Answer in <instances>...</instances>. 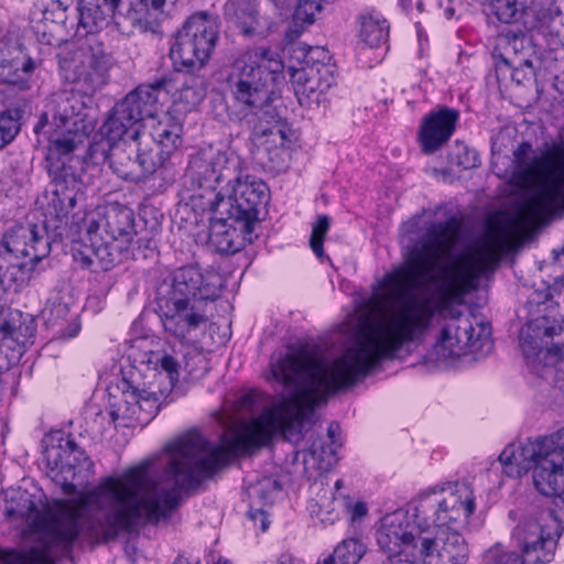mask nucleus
<instances>
[{
    "instance_id": "51",
    "label": "nucleus",
    "mask_w": 564,
    "mask_h": 564,
    "mask_svg": "<svg viewBox=\"0 0 564 564\" xmlns=\"http://www.w3.org/2000/svg\"><path fill=\"white\" fill-rule=\"evenodd\" d=\"M259 132L261 134H263V135H265V134H270V135L279 134V137L281 139V145L282 147L284 145L285 133L283 132V130L281 129L280 126H274V127H271V128H259Z\"/></svg>"
},
{
    "instance_id": "20",
    "label": "nucleus",
    "mask_w": 564,
    "mask_h": 564,
    "mask_svg": "<svg viewBox=\"0 0 564 564\" xmlns=\"http://www.w3.org/2000/svg\"><path fill=\"white\" fill-rule=\"evenodd\" d=\"M557 541L550 534L540 535L534 542H525L522 554L506 551L497 543L485 553V561L489 564H549L554 561Z\"/></svg>"
},
{
    "instance_id": "2",
    "label": "nucleus",
    "mask_w": 564,
    "mask_h": 564,
    "mask_svg": "<svg viewBox=\"0 0 564 564\" xmlns=\"http://www.w3.org/2000/svg\"><path fill=\"white\" fill-rule=\"evenodd\" d=\"M308 414L297 404L285 401L251 422H241L231 434H224L220 444H212L197 432H189L167 444V462L162 470L161 488L147 494V469L143 460V522L169 519L181 506L183 496L198 491L205 479L212 478L235 458L248 455L281 432L290 442L303 438Z\"/></svg>"
},
{
    "instance_id": "26",
    "label": "nucleus",
    "mask_w": 564,
    "mask_h": 564,
    "mask_svg": "<svg viewBox=\"0 0 564 564\" xmlns=\"http://www.w3.org/2000/svg\"><path fill=\"white\" fill-rule=\"evenodd\" d=\"M35 332L33 316L19 310H9L0 318V339L10 348H20L21 356L25 347L33 343Z\"/></svg>"
},
{
    "instance_id": "34",
    "label": "nucleus",
    "mask_w": 564,
    "mask_h": 564,
    "mask_svg": "<svg viewBox=\"0 0 564 564\" xmlns=\"http://www.w3.org/2000/svg\"><path fill=\"white\" fill-rule=\"evenodd\" d=\"M367 552L366 545L361 540L351 538L343 540L328 555L323 564H358Z\"/></svg>"
},
{
    "instance_id": "60",
    "label": "nucleus",
    "mask_w": 564,
    "mask_h": 564,
    "mask_svg": "<svg viewBox=\"0 0 564 564\" xmlns=\"http://www.w3.org/2000/svg\"><path fill=\"white\" fill-rule=\"evenodd\" d=\"M131 541H132V540H129V541L127 542L126 546H124V550H126V552H127V553H129V552H130V549H132L133 553H135V549H134V546H132V545H131Z\"/></svg>"
},
{
    "instance_id": "55",
    "label": "nucleus",
    "mask_w": 564,
    "mask_h": 564,
    "mask_svg": "<svg viewBox=\"0 0 564 564\" xmlns=\"http://www.w3.org/2000/svg\"><path fill=\"white\" fill-rule=\"evenodd\" d=\"M308 451L313 457H318L325 453V448L321 440L314 441L310 446Z\"/></svg>"
},
{
    "instance_id": "45",
    "label": "nucleus",
    "mask_w": 564,
    "mask_h": 564,
    "mask_svg": "<svg viewBox=\"0 0 564 564\" xmlns=\"http://www.w3.org/2000/svg\"><path fill=\"white\" fill-rule=\"evenodd\" d=\"M180 99L189 106H195L200 102L203 95L194 87L184 85L180 90Z\"/></svg>"
},
{
    "instance_id": "48",
    "label": "nucleus",
    "mask_w": 564,
    "mask_h": 564,
    "mask_svg": "<svg viewBox=\"0 0 564 564\" xmlns=\"http://www.w3.org/2000/svg\"><path fill=\"white\" fill-rule=\"evenodd\" d=\"M156 182H159V187L163 186V177L156 172L155 169H153L149 174L143 175V189H151L156 185Z\"/></svg>"
},
{
    "instance_id": "29",
    "label": "nucleus",
    "mask_w": 564,
    "mask_h": 564,
    "mask_svg": "<svg viewBox=\"0 0 564 564\" xmlns=\"http://www.w3.org/2000/svg\"><path fill=\"white\" fill-rule=\"evenodd\" d=\"M406 524L408 517L405 514H394L386 518L376 532L377 543L390 561L393 558L398 561L402 556L406 539Z\"/></svg>"
},
{
    "instance_id": "36",
    "label": "nucleus",
    "mask_w": 564,
    "mask_h": 564,
    "mask_svg": "<svg viewBox=\"0 0 564 564\" xmlns=\"http://www.w3.org/2000/svg\"><path fill=\"white\" fill-rule=\"evenodd\" d=\"M24 109L13 106L0 112V150L11 143L21 129Z\"/></svg>"
},
{
    "instance_id": "59",
    "label": "nucleus",
    "mask_w": 564,
    "mask_h": 564,
    "mask_svg": "<svg viewBox=\"0 0 564 564\" xmlns=\"http://www.w3.org/2000/svg\"><path fill=\"white\" fill-rule=\"evenodd\" d=\"M399 3L405 11L410 10L412 6L411 0H399Z\"/></svg>"
},
{
    "instance_id": "63",
    "label": "nucleus",
    "mask_w": 564,
    "mask_h": 564,
    "mask_svg": "<svg viewBox=\"0 0 564 564\" xmlns=\"http://www.w3.org/2000/svg\"><path fill=\"white\" fill-rule=\"evenodd\" d=\"M416 7H417L419 11H422L423 10V2L421 0H417Z\"/></svg>"
},
{
    "instance_id": "56",
    "label": "nucleus",
    "mask_w": 564,
    "mask_h": 564,
    "mask_svg": "<svg viewBox=\"0 0 564 564\" xmlns=\"http://www.w3.org/2000/svg\"><path fill=\"white\" fill-rule=\"evenodd\" d=\"M511 76H512V79L514 82H517L518 84H521L525 78V75L522 74V72L519 68H516Z\"/></svg>"
},
{
    "instance_id": "27",
    "label": "nucleus",
    "mask_w": 564,
    "mask_h": 564,
    "mask_svg": "<svg viewBox=\"0 0 564 564\" xmlns=\"http://www.w3.org/2000/svg\"><path fill=\"white\" fill-rule=\"evenodd\" d=\"M119 388L122 392V404L109 412L110 421L116 429L118 426L134 427L139 423L141 412V390L130 370H122V380Z\"/></svg>"
},
{
    "instance_id": "14",
    "label": "nucleus",
    "mask_w": 564,
    "mask_h": 564,
    "mask_svg": "<svg viewBox=\"0 0 564 564\" xmlns=\"http://www.w3.org/2000/svg\"><path fill=\"white\" fill-rule=\"evenodd\" d=\"M47 476L61 486L63 494L76 492L75 480H87L94 474V463L75 441L67 436L58 445L44 451Z\"/></svg>"
},
{
    "instance_id": "46",
    "label": "nucleus",
    "mask_w": 564,
    "mask_h": 564,
    "mask_svg": "<svg viewBox=\"0 0 564 564\" xmlns=\"http://www.w3.org/2000/svg\"><path fill=\"white\" fill-rule=\"evenodd\" d=\"M347 510L352 522L361 521L368 514V507L364 501L347 505Z\"/></svg>"
},
{
    "instance_id": "5",
    "label": "nucleus",
    "mask_w": 564,
    "mask_h": 564,
    "mask_svg": "<svg viewBox=\"0 0 564 564\" xmlns=\"http://www.w3.org/2000/svg\"><path fill=\"white\" fill-rule=\"evenodd\" d=\"M85 235L75 241L74 259L84 268L98 265L110 271L128 260H134L133 238L137 236L135 216L127 205L111 203L102 210L86 215Z\"/></svg>"
},
{
    "instance_id": "35",
    "label": "nucleus",
    "mask_w": 564,
    "mask_h": 564,
    "mask_svg": "<svg viewBox=\"0 0 564 564\" xmlns=\"http://www.w3.org/2000/svg\"><path fill=\"white\" fill-rule=\"evenodd\" d=\"M163 214L156 208L143 205V248L154 253L159 248L162 234Z\"/></svg>"
},
{
    "instance_id": "1",
    "label": "nucleus",
    "mask_w": 564,
    "mask_h": 564,
    "mask_svg": "<svg viewBox=\"0 0 564 564\" xmlns=\"http://www.w3.org/2000/svg\"><path fill=\"white\" fill-rule=\"evenodd\" d=\"M458 225L455 216L431 224L421 249L412 252L405 267L383 276V300L399 304L394 313L364 322L351 346L332 364L306 349L274 355L270 362L273 378L294 388L311 408L319 406L330 394L366 377L382 360L392 359L443 311L451 318L435 345L438 357L458 358L467 349H481L484 339L479 335L474 337L470 316L448 308V300L475 288L479 278L498 263L502 245L497 235L485 232L455 261L437 270L441 260L452 251Z\"/></svg>"
},
{
    "instance_id": "53",
    "label": "nucleus",
    "mask_w": 564,
    "mask_h": 564,
    "mask_svg": "<svg viewBox=\"0 0 564 564\" xmlns=\"http://www.w3.org/2000/svg\"><path fill=\"white\" fill-rule=\"evenodd\" d=\"M340 433V426L337 422H330L327 429V435L330 438L332 444L337 443V437Z\"/></svg>"
},
{
    "instance_id": "58",
    "label": "nucleus",
    "mask_w": 564,
    "mask_h": 564,
    "mask_svg": "<svg viewBox=\"0 0 564 564\" xmlns=\"http://www.w3.org/2000/svg\"><path fill=\"white\" fill-rule=\"evenodd\" d=\"M293 561L292 556L289 554H282L278 564H288Z\"/></svg>"
},
{
    "instance_id": "8",
    "label": "nucleus",
    "mask_w": 564,
    "mask_h": 564,
    "mask_svg": "<svg viewBox=\"0 0 564 564\" xmlns=\"http://www.w3.org/2000/svg\"><path fill=\"white\" fill-rule=\"evenodd\" d=\"M141 86H137L113 107L106 121L94 134L87 151L88 160L95 165L110 161L111 151L119 141L135 144V162L141 164Z\"/></svg>"
},
{
    "instance_id": "50",
    "label": "nucleus",
    "mask_w": 564,
    "mask_h": 564,
    "mask_svg": "<svg viewBox=\"0 0 564 564\" xmlns=\"http://www.w3.org/2000/svg\"><path fill=\"white\" fill-rule=\"evenodd\" d=\"M502 465H511L516 460L513 446H507L498 457Z\"/></svg>"
},
{
    "instance_id": "6",
    "label": "nucleus",
    "mask_w": 564,
    "mask_h": 564,
    "mask_svg": "<svg viewBox=\"0 0 564 564\" xmlns=\"http://www.w3.org/2000/svg\"><path fill=\"white\" fill-rule=\"evenodd\" d=\"M283 63L269 47H256L240 54L229 66L226 85L246 117L260 120L269 112L275 87L283 77Z\"/></svg>"
},
{
    "instance_id": "52",
    "label": "nucleus",
    "mask_w": 564,
    "mask_h": 564,
    "mask_svg": "<svg viewBox=\"0 0 564 564\" xmlns=\"http://www.w3.org/2000/svg\"><path fill=\"white\" fill-rule=\"evenodd\" d=\"M80 330V325L78 322L74 321L72 322L68 327L64 330V329H61V336L64 337V338H72V337H75L77 336V334L79 333Z\"/></svg>"
},
{
    "instance_id": "38",
    "label": "nucleus",
    "mask_w": 564,
    "mask_h": 564,
    "mask_svg": "<svg viewBox=\"0 0 564 564\" xmlns=\"http://www.w3.org/2000/svg\"><path fill=\"white\" fill-rule=\"evenodd\" d=\"M330 227V218L327 215H319L313 224L312 234L310 237V246L314 254L318 259H324V239Z\"/></svg>"
},
{
    "instance_id": "62",
    "label": "nucleus",
    "mask_w": 564,
    "mask_h": 564,
    "mask_svg": "<svg viewBox=\"0 0 564 564\" xmlns=\"http://www.w3.org/2000/svg\"><path fill=\"white\" fill-rule=\"evenodd\" d=\"M106 2H113L116 6H121L122 2H128L129 0H105Z\"/></svg>"
},
{
    "instance_id": "22",
    "label": "nucleus",
    "mask_w": 564,
    "mask_h": 564,
    "mask_svg": "<svg viewBox=\"0 0 564 564\" xmlns=\"http://www.w3.org/2000/svg\"><path fill=\"white\" fill-rule=\"evenodd\" d=\"M491 14L501 23H521L527 32L543 33L550 14L528 6V0H490Z\"/></svg>"
},
{
    "instance_id": "40",
    "label": "nucleus",
    "mask_w": 564,
    "mask_h": 564,
    "mask_svg": "<svg viewBox=\"0 0 564 564\" xmlns=\"http://www.w3.org/2000/svg\"><path fill=\"white\" fill-rule=\"evenodd\" d=\"M322 0H299L294 11V21L296 23L312 24L315 15L323 9Z\"/></svg>"
},
{
    "instance_id": "11",
    "label": "nucleus",
    "mask_w": 564,
    "mask_h": 564,
    "mask_svg": "<svg viewBox=\"0 0 564 564\" xmlns=\"http://www.w3.org/2000/svg\"><path fill=\"white\" fill-rule=\"evenodd\" d=\"M218 39L217 25L205 12L191 15L176 33L170 57L177 70L202 68L209 59Z\"/></svg>"
},
{
    "instance_id": "17",
    "label": "nucleus",
    "mask_w": 564,
    "mask_h": 564,
    "mask_svg": "<svg viewBox=\"0 0 564 564\" xmlns=\"http://www.w3.org/2000/svg\"><path fill=\"white\" fill-rule=\"evenodd\" d=\"M223 286L220 274L212 267H202L194 262L176 269L173 273L171 300H180L194 303L215 301Z\"/></svg>"
},
{
    "instance_id": "39",
    "label": "nucleus",
    "mask_w": 564,
    "mask_h": 564,
    "mask_svg": "<svg viewBox=\"0 0 564 564\" xmlns=\"http://www.w3.org/2000/svg\"><path fill=\"white\" fill-rule=\"evenodd\" d=\"M69 313V306L59 296L50 297L43 308V316L47 324L55 325L63 321Z\"/></svg>"
},
{
    "instance_id": "10",
    "label": "nucleus",
    "mask_w": 564,
    "mask_h": 564,
    "mask_svg": "<svg viewBox=\"0 0 564 564\" xmlns=\"http://www.w3.org/2000/svg\"><path fill=\"white\" fill-rule=\"evenodd\" d=\"M476 509V498L469 485H456L454 491L441 498L435 490L420 494L414 502L412 518L425 527L446 528L459 532Z\"/></svg>"
},
{
    "instance_id": "16",
    "label": "nucleus",
    "mask_w": 564,
    "mask_h": 564,
    "mask_svg": "<svg viewBox=\"0 0 564 564\" xmlns=\"http://www.w3.org/2000/svg\"><path fill=\"white\" fill-rule=\"evenodd\" d=\"M166 84L165 78H160L149 84L143 91V128L149 129L153 142L162 148L161 153L169 154L176 148L181 127L163 109L162 98L167 97Z\"/></svg>"
},
{
    "instance_id": "37",
    "label": "nucleus",
    "mask_w": 564,
    "mask_h": 564,
    "mask_svg": "<svg viewBox=\"0 0 564 564\" xmlns=\"http://www.w3.org/2000/svg\"><path fill=\"white\" fill-rule=\"evenodd\" d=\"M165 0H143V31L161 33V25L167 19L164 11Z\"/></svg>"
},
{
    "instance_id": "33",
    "label": "nucleus",
    "mask_w": 564,
    "mask_h": 564,
    "mask_svg": "<svg viewBox=\"0 0 564 564\" xmlns=\"http://www.w3.org/2000/svg\"><path fill=\"white\" fill-rule=\"evenodd\" d=\"M360 40L370 47L384 45L389 39V24L386 19L372 14L360 18Z\"/></svg>"
},
{
    "instance_id": "9",
    "label": "nucleus",
    "mask_w": 564,
    "mask_h": 564,
    "mask_svg": "<svg viewBox=\"0 0 564 564\" xmlns=\"http://www.w3.org/2000/svg\"><path fill=\"white\" fill-rule=\"evenodd\" d=\"M88 41L89 43L84 48V58L74 64L66 75L74 86L57 102L61 121L64 126L73 127V121L77 120L87 123L86 116L82 113L85 108L83 97H91L106 84L108 56L104 44L94 37Z\"/></svg>"
},
{
    "instance_id": "19",
    "label": "nucleus",
    "mask_w": 564,
    "mask_h": 564,
    "mask_svg": "<svg viewBox=\"0 0 564 564\" xmlns=\"http://www.w3.org/2000/svg\"><path fill=\"white\" fill-rule=\"evenodd\" d=\"M458 120L459 111L449 107H441L424 116L417 131L422 152L433 154L441 150L454 134Z\"/></svg>"
},
{
    "instance_id": "7",
    "label": "nucleus",
    "mask_w": 564,
    "mask_h": 564,
    "mask_svg": "<svg viewBox=\"0 0 564 564\" xmlns=\"http://www.w3.org/2000/svg\"><path fill=\"white\" fill-rule=\"evenodd\" d=\"M51 252L45 228L36 224H18L0 238V286L20 292L29 285L35 265Z\"/></svg>"
},
{
    "instance_id": "61",
    "label": "nucleus",
    "mask_w": 564,
    "mask_h": 564,
    "mask_svg": "<svg viewBox=\"0 0 564 564\" xmlns=\"http://www.w3.org/2000/svg\"><path fill=\"white\" fill-rule=\"evenodd\" d=\"M520 65H524V66H528V67H532V62L529 61L528 58H523L519 62Z\"/></svg>"
},
{
    "instance_id": "4",
    "label": "nucleus",
    "mask_w": 564,
    "mask_h": 564,
    "mask_svg": "<svg viewBox=\"0 0 564 564\" xmlns=\"http://www.w3.org/2000/svg\"><path fill=\"white\" fill-rule=\"evenodd\" d=\"M188 199L200 212L229 215L254 227L270 200L268 185L243 172L238 156L204 151L192 156L185 173Z\"/></svg>"
},
{
    "instance_id": "54",
    "label": "nucleus",
    "mask_w": 564,
    "mask_h": 564,
    "mask_svg": "<svg viewBox=\"0 0 564 564\" xmlns=\"http://www.w3.org/2000/svg\"><path fill=\"white\" fill-rule=\"evenodd\" d=\"M478 162H479V160H478V158H477L475 152H473V159L470 160L469 159V152L466 151V160L465 161L459 160L458 164L462 165L466 170V169H469V167L477 166Z\"/></svg>"
},
{
    "instance_id": "64",
    "label": "nucleus",
    "mask_w": 564,
    "mask_h": 564,
    "mask_svg": "<svg viewBox=\"0 0 564 564\" xmlns=\"http://www.w3.org/2000/svg\"><path fill=\"white\" fill-rule=\"evenodd\" d=\"M341 485H343V481H341L340 479H338V480L336 481V484H335V487H336L337 489H339V488L341 487Z\"/></svg>"
},
{
    "instance_id": "28",
    "label": "nucleus",
    "mask_w": 564,
    "mask_h": 564,
    "mask_svg": "<svg viewBox=\"0 0 564 564\" xmlns=\"http://www.w3.org/2000/svg\"><path fill=\"white\" fill-rule=\"evenodd\" d=\"M65 127L67 133H62L51 141L46 163L53 162V159H59L65 162L72 160L73 163L82 162L80 158L74 155L73 152L83 143L84 137L93 131L94 124L91 121L84 123L77 120L73 121V127Z\"/></svg>"
},
{
    "instance_id": "24",
    "label": "nucleus",
    "mask_w": 564,
    "mask_h": 564,
    "mask_svg": "<svg viewBox=\"0 0 564 564\" xmlns=\"http://www.w3.org/2000/svg\"><path fill=\"white\" fill-rule=\"evenodd\" d=\"M413 518V524L408 521L404 549L398 563L405 564H432L435 561L437 536L431 532V527L419 525Z\"/></svg>"
},
{
    "instance_id": "25",
    "label": "nucleus",
    "mask_w": 564,
    "mask_h": 564,
    "mask_svg": "<svg viewBox=\"0 0 564 564\" xmlns=\"http://www.w3.org/2000/svg\"><path fill=\"white\" fill-rule=\"evenodd\" d=\"M172 304L169 312L164 313L163 324L167 332L175 337L184 339L192 332L206 323L207 317L199 303L180 300H166V305Z\"/></svg>"
},
{
    "instance_id": "12",
    "label": "nucleus",
    "mask_w": 564,
    "mask_h": 564,
    "mask_svg": "<svg viewBox=\"0 0 564 564\" xmlns=\"http://www.w3.org/2000/svg\"><path fill=\"white\" fill-rule=\"evenodd\" d=\"M513 163L523 181L534 178L542 169H549L550 176L538 199L547 206L564 204V144L554 143L541 158L535 155L530 142L523 141L513 151Z\"/></svg>"
},
{
    "instance_id": "47",
    "label": "nucleus",
    "mask_w": 564,
    "mask_h": 564,
    "mask_svg": "<svg viewBox=\"0 0 564 564\" xmlns=\"http://www.w3.org/2000/svg\"><path fill=\"white\" fill-rule=\"evenodd\" d=\"M521 347L524 354H538L541 350V345L538 340L530 334L521 333Z\"/></svg>"
},
{
    "instance_id": "43",
    "label": "nucleus",
    "mask_w": 564,
    "mask_h": 564,
    "mask_svg": "<svg viewBox=\"0 0 564 564\" xmlns=\"http://www.w3.org/2000/svg\"><path fill=\"white\" fill-rule=\"evenodd\" d=\"M0 564H54L53 562L46 561H36V562H26L24 556L14 551V550H6L0 546Z\"/></svg>"
},
{
    "instance_id": "3",
    "label": "nucleus",
    "mask_w": 564,
    "mask_h": 564,
    "mask_svg": "<svg viewBox=\"0 0 564 564\" xmlns=\"http://www.w3.org/2000/svg\"><path fill=\"white\" fill-rule=\"evenodd\" d=\"M4 514L30 522L34 531H48L72 543L82 538L106 543L121 533L131 534L141 521V463L98 485L77 499L59 500L46 510L41 498L22 488L4 491Z\"/></svg>"
},
{
    "instance_id": "49",
    "label": "nucleus",
    "mask_w": 564,
    "mask_h": 564,
    "mask_svg": "<svg viewBox=\"0 0 564 564\" xmlns=\"http://www.w3.org/2000/svg\"><path fill=\"white\" fill-rule=\"evenodd\" d=\"M140 338H141V326L139 325V317H137L131 325L130 338L124 341V345H127L128 348H133L135 346V343Z\"/></svg>"
},
{
    "instance_id": "18",
    "label": "nucleus",
    "mask_w": 564,
    "mask_h": 564,
    "mask_svg": "<svg viewBox=\"0 0 564 564\" xmlns=\"http://www.w3.org/2000/svg\"><path fill=\"white\" fill-rule=\"evenodd\" d=\"M291 82L300 105L311 108L327 101L326 93L336 84L334 66L313 63L300 69H293Z\"/></svg>"
},
{
    "instance_id": "21",
    "label": "nucleus",
    "mask_w": 564,
    "mask_h": 564,
    "mask_svg": "<svg viewBox=\"0 0 564 564\" xmlns=\"http://www.w3.org/2000/svg\"><path fill=\"white\" fill-rule=\"evenodd\" d=\"M253 230L243 220L220 215L210 219L208 242L218 253L234 254L253 241Z\"/></svg>"
},
{
    "instance_id": "32",
    "label": "nucleus",
    "mask_w": 564,
    "mask_h": 564,
    "mask_svg": "<svg viewBox=\"0 0 564 564\" xmlns=\"http://www.w3.org/2000/svg\"><path fill=\"white\" fill-rule=\"evenodd\" d=\"M147 359L143 360V364L147 365V372H152L155 375H164L166 379L170 381V386L174 387L180 377V365L178 362L166 351H153L150 350L145 354Z\"/></svg>"
},
{
    "instance_id": "57",
    "label": "nucleus",
    "mask_w": 564,
    "mask_h": 564,
    "mask_svg": "<svg viewBox=\"0 0 564 564\" xmlns=\"http://www.w3.org/2000/svg\"><path fill=\"white\" fill-rule=\"evenodd\" d=\"M159 410H160V405H151V410L149 411V419H148V422H150L151 420H153L156 414L159 413Z\"/></svg>"
},
{
    "instance_id": "31",
    "label": "nucleus",
    "mask_w": 564,
    "mask_h": 564,
    "mask_svg": "<svg viewBox=\"0 0 564 564\" xmlns=\"http://www.w3.org/2000/svg\"><path fill=\"white\" fill-rule=\"evenodd\" d=\"M436 563L463 564L468 560V545L459 532H447L444 538L437 536Z\"/></svg>"
},
{
    "instance_id": "30",
    "label": "nucleus",
    "mask_w": 564,
    "mask_h": 564,
    "mask_svg": "<svg viewBox=\"0 0 564 564\" xmlns=\"http://www.w3.org/2000/svg\"><path fill=\"white\" fill-rule=\"evenodd\" d=\"M35 69L31 57L0 61V83L12 86L19 90L30 88V79Z\"/></svg>"
},
{
    "instance_id": "23",
    "label": "nucleus",
    "mask_w": 564,
    "mask_h": 564,
    "mask_svg": "<svg viewBox=\"0 0 564 564\" xmlns=\"http://www.w3.org/2000/svg\"><path fill=\"white\" fill-rule=\"evenodd\" d=\"M225 14L246 37L265 36L274 24L272 18L260 13L259 0H228Z\"/></svg>"
},
{
    "instance_id": "41",
    "label": "nucleus",
    "mask_w": 564,
    "mask_h": 564,
    "mask_svg": "<svg viewBox=\"0 0 564 564\" xmlns=\"http://www.w3.org/2000/svg\"><path fill=\"white\" fill-rule=\"evenodd\" d=\"M68 3L63 0H52L43 10V19L54 23H64L66 21V10Z\"/></svg>"
},
{
    "instance_id": "42",
    "label": "nucleus",
    "mask_w": 564,
    "mask_h": 564,
    "mask_svg": "<svg viewBox=\"0 0 564 564\" xmlns=\"http://www.w3.org/2000/svg\"><path fill=\"white\" fill-rule=\"evenodd\" d=\"M21 357L20 348H10L0 339V373L10 370Z\"/></svg>"
},
{
    "instance_id": "15",
    "label": "nucleus",
    "mask_w": 564,
    "mask_h": 564,
    "mask_svg": "<svg viewBox=\"0 0 564 564\" xmlns=\"http://www.w3.org/2000/svg\"><path fill=\"white\" fill-rule=\"evenodd\" d=\"M47 174L50 176V188L52 198L48 203V210L54 215L59 228L63 223H67L68 215L74 210L77 200L84 196V167L83 163H73L59 159H53V162L46 163Z\"/></svg>"
},
{
    "instance_id": "13",
    "label": "nucleus",
    "mask_w": 564,
    "mask_h": 564,
    "mask_svg": "<svg viewBox=\"0 0 564 564\" xmlns=\"http://www.w3.org/2000/svg\"><path fill=\"white\" fill-rule=\"evenodd\" d=\"M77 36L96 35L115 20L118 31L127 36L141 28V0H129L116 6L105 0H84L77 3Z\"/></svg>"
},
{
    "instance_id": "44",
    "label": "nucleus",
    "mask_w": 564,
    "mask_h": 564,
    "mask_svg": "<svg viewBox=\"0 0 564 564\" xmlns=\"http://www.w3.org/2000/svg\"><path fill=\"white\" fill-rule=\"evenodd\" d=\"M530 42L524 33H512L506 36V53L512 52L514 54L521 53L525 45Z\"/></svg>"
}]
</instances>
